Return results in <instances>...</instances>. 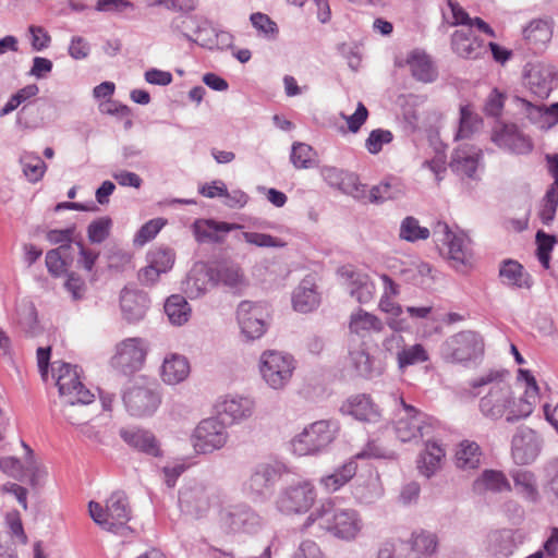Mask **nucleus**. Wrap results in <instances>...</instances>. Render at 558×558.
I'll use <instances>...</instances> for the list:
<instances>
[{
    "mask_svg": "<svg viewBox=\"0 0 558 558\" xmlns=\"http://www.w3.org/2000/svg\"><path fill=\"white\" fill-rule=\"evenodd\" d=\"M209 280H211L210 270H194L184 281V291L190 298H198L207 291Z\"/></svg>",
    "mask_w": 558,
    "mask_h": 558,
    "instance_id": "52",
    "label": "nucleus"
},
{
    "mask_svg": "<svg viewBox=\"0 0 558 558\" xmlns=\"http://www.w3.org/2000/svg\"><path fill=\"white\" fill-rule=\"evenodd\" d=\"M341 411L363 422H377L380 413L366 395L351 397L342 404Z\"/></svg>",
    "mask_w": 558,
    "mask_h": 558,
    "instance_id": "26",
    "label": "nucleus"
},
{
    "mask_svg": "<svg viewBox=\"0 0 558 558\" xmlns=\"http://www.w3.org/2000/svg\"><path fill=\"white\" fill-rule=\"evenodd\" d=\"M414 78L423 83L434 82L437 77V71L430 58L422 50H413L407 58Z\"/></svg>",
    "mask_w": 558,
    "mask_h": 558,
    "instance_id": "30",
    "label": "nucleus"
},
{
    "mask_svg": "<svg viewBox=\"0 0 558 558\" xmlns=\"http://www.w3.org/2000/svg\"><path fill=\"white\" fill-rule=\"evenodd\" d=\"M292 303L295 311L308 313L319 304V295L316 291L314 280L310 277L303 279L292 295Z\"/></svg>",
    "mask_w": 558,
    "mask_h": 558,
    "instance_id": "27",
    "label": "nucleus"
},
{
    "mask_svg": "<svg viewBox=\"0 0 558 558\" xmlns=\"http://www.w3.org/2000/svg\"><path fill=\"white\" fill-rule=\"evenodd\" d=\"M483 353V338L472 330H463L450 336L441 344V355L445 361L450 363H466Z\"/></svg>",
    "mask_w": 558,
    "mask_h": 558,
    "instance_id": "7",
    "label": "nucleus"
},
{
    "mask_svg": "<svg viewBox=\"0 0 558 558\" xmlns=\"http://www.w3.org/2000/svg\"><path fill=\"white\" fill-rule=\"evenodd\" d=\"M400 190L390 182H381L369 190L368 202L383 203L387 199H395L399 196Z\"/></svg>",
    "mask_w": 558,
    "mask_h": 558,
    "instance_id": "59",
    "label": "nucleus"
},
{
    "mask_svg": "<svg viewBox=\"0 0 558 558\" xmlns=\"http://www.w3.org/2000/svg\"><path fill=\"white\" fill-rule=\"evenodd\" d=\"M378 558H416L412 556V548L405 541L397 539L385 543L379 551Z\"/></svg>",
    "mask_w": 558,
    "mask_h": 558,
    "instance_id": "55",
    "label": "nucleus"
},
{
    "mask_svg": "<svg viewBox=\"0 0 558 558\" xmlns=\"http://www.w3.org/2000/svg\"><path fill=\"white\" fill-rule=\"evenodd\" d=\"M427 360L428 354L426 350L418 343L410 347H403L402 350L397 352V362L400 369L426 362Z\"/></svg>",
    "mask_w": 558,
    "mask_h": 558,
    "instance_id": "47",
    "label": "nucleus"
},
{
    "mask_svg": "<svg viewBox=\"0 0 558 558\" xmlns=\"http://www.w3.org/2000/svg\"><path fill=\"white\" fill-rule=\"evenodd\" d=\"M21 165L23 173L29 182L39 181L47 168L46 163L39 156L29 153H26L21 157Z\"/></svg>",
    "mask_w": 558,
    "mask_h": 558,
    "instance_id": "51",
    "label": "nucleus"
},
{
    "mask_svg": "<svg viewBox=\"0 0 558 558\" xmlns=\"http://www.w3.org/2000/svg\"><path fill=\"white\" fill-rule=\"evenodd\" d=\"M255 410V402L247 397H228L219 404V413L240 422L251 417Z\"/></svg>",
    "mask_w": 558,
    "mask_h": 558,
    "instance_id": "31",
    "label": "nucleus"
},
{
    "mask_svg": "<svg viewBox=\"0 0 558 558\" xmlns=\"http://www.w3.org/2000/svg\"><path fill=\"white\" fill-rule=\"evenodd\" d=\"M290 160L296 169H310L317 166L316 153L305 143L292 145Z\"/></svg>",
    "mask_w": 558,
    "mask_h": 558,
    "instance_id": "46",
    "label": "nucleus"
},
{
    "mask_svg": "<svg viewBox=\"0 0 558 558\" xmlns=\"http://www.w3.org/2000/svg\"><path fill=\"white\" fill-rule=\"evenodd\" d=\"M514 487L527 501L536 504L539 500V493L535 475L530 471H517L512 474Z\"/></svg>",
    "mask_w": 558,
    "mask_h": 558,
    "instance_id": "43",
    "label": "nucleus"
},
{
    "mask_svg": "<svg viewBox=\"0 0 558 558\" xmlns=\"http://www.w3.org/2000/svg\"><path fill=\"white\" fill-rule=\"evenodd\" d=\"M499 276L505 284L525 289L532 287L530 275L525 272L523 266L515 260H505L499 269Z\"/></svg>",
    "mask_w": 558,
    "mask_h": 558,
    "instance_id": "33",
    "label": "nucleus"
},
{
    "mask_svg": "<svg viewBox=\"0 0 558 558\" xmlns=\"http://www.w3.org/2000/svg\"><path fill=\"white\" fill-rule=\"evenodd\" d=\"M400 404L403 414L400 413L395 423V434L400 441H417L433 433L435 421L432 417L407 404L402 398Z\"/></svg>",
    "mask_w": 558,
    "mask_h": 558,
    "instance_id": "9",
    "label": "nucleus"
},
{
    "mask_svg": "<svg viewBox=\"0 0 558 558\" xmlns=\"http://www.w3.org/2000/svg\"><path fill=\"white\" fill-rule=\"evenodd\" d=\"M259 368L263 379L269 387L282 389L292 377L295 361L288 353L269 350L262 354Z\"/></svg>",
    "mask_w": 558,
    "mask_h": 558,
    "instance_id": "10",
    "label": "nucleus"
},
{
    "mask_svg": "<svg viewBox=\"0 0 558 558\" xmlns=\"http://www.w3.org/2000/svg\"><path fill=\"white\" fill-rule=\"evenodd\" d=\"M283 472L284 465L277 461L256 464L243 482V493L253 500H265Z\"/></svg>",
    "mask_w": 558,
    "mask_h": 558,
    "instance_id": "8",
    "label": "nucleus"
},
{
    "mask_svg": "<svg viewBox=\"0 0 558 558\" xmlns=\"http://www.w3.org/2000/svg\"><path fill=\"white\" fill-rule=\"evenodd\" d=\"M482 124V118L475 113L470 106H462L460 108L459 129L454 138H470L474 133L481 130Z\"/></svg>",
    "mask_w": 558,
    "mask_h": 558,
    "instance_id": "44",
    "label": "nucleus"
},
{
    "mask_svg": "<svg viewBox=\"0 0 558 558\" xmlns=\"http://www.w3.org/2000/svg\"><path fill=\"white\" fill-rule=\"evenodd\" d=\"M339 190L348 195H351L355 199H368L369 191L367 190L366 185L362 184L359 181V178L353 173L348 172Z\"/></svg>",
    "mask_w": 558,
    "mask_h": 558,
    "instance_id": "58",
    "label": "nucleus"
},
{
    "mask_svg": "<svg viewBox=\"0 0 558 558\" xmlns=\"http://www.w3.org/2000/svg\"><path fill=\"white\" fill-rule=\"evenodd\" d=\"M474 489L480 493L484 490L494 493L510 492L511 485L501 471L485 470L474 482Z\"/></svg>",
    "mask_w": 558,
    "mask_h": 558,
    "instance_id": "38",
    "label": "nucleus"
},
{
    "mask_svg": "<svg viewBox=\"0 0 558 558\" xmlns=\"http://www.w3.org/2000/svg\"><path fill=\"white\" fill-rule=\"evenodd\" d=\"M163 226L165 220L161 218L149 220L138 230L135 235L134 243L137 245H144L146 242L153 240Z\"/></svg>",
    "mask_w": 558,
    "mask_h": 558,
    "instance_id": "63",
    "label": "nucleus"
},
{
    "mask_svg": "<svg viewBox=\"0 0 558 558\" xmlns=\"http://www.w3.org/2000/svg\"><path fill=\"white\" fill-rule=\"evenodd\" d=\"M551 36V27L544 20H534L523 29L524 39L535 51L542 50L550 41Z\"/></svg>",
    "mask_w": 558,
    "mask_h": 558,
    "instance_id": "34",
    "label": "nucleus"
},
{
    "mask_svg": "<svg viewBox=\"0 0 558 558\" xmlns=\"http://www.w3.org/2000/svg\"><path fill=\"white\" fill-rule=\"evenodd\" d=\"M198 446L204 452L221 449L228 440V432L222 422L215 417L203 420L195 429Z\"/></svg>",
    "mask_w": 558,
    "mask_h": 558,
    "instance_id": "15",
    "label": "nucleus"
},
{
    "mask_svg": "<svg viewBox=\"0 0 558 558\" xmlns=\"http://www.w3.org/2000/svg\"><path fill=\"white\" fill-rule=\"evenodd\" d=\"M537 399L538 392H531V390H525L523 398H521L518 402L514 401L515 409H511L509 411L506 421L513 423L521 418L527 417L533 412Z\"/></svg>",
    "mask_w": 558,
    "mask_h": 558,
    "instance_id": "48",
    "label": "nucleus"
},
{
    "mask_svg": "<svg viewBox=\"0 0 558 558\" xmlns=\"http://www.w3.org/2000/svg\"><path fill=\"white\" fill-rule=\"evenodd\" d=\"M414 551L425 556H432L436 554L438 548V538L434 533L421 531L420 533L412 534V543H409Z\"/></svg>",
    "mask_w": 558,
    "mask_h": 558,
    "instance_id": "50",
    "label": "nucleus"
},
{
    "mask_svg": "<svg viewBox=\"0 0 558 558\" xmlns=\"http://www.w3.org/2000/svg\"><path fill=\"white\" fill-rule=\"evenodd\" d=\"M490 140L499 148L515 155H526L533 150L531 137L514 123L497 121L492 130Z\"/></svg>",
    "mask_w": 558,
    "mask_h": 558,
    "instance_id": "11",
    "label": "nucleus"
},
{
    "mask_svg": "<svg viewBox=\"0 0 558 558\" xmlns=\"http://www.w3.org/2000/svg\"><path fill=\"white\" fill-rule=\"evenodd\" d=\"M242 238L246 243L258 246V247H283V246H286V242H283L281 239L272 236L270 234H266V233L243 232Z\"/></svg>",
    "mask_w": 558,
    "mask_h": 558,
    "instance_id": "60",
    "label": "nucleus"
},
{
    "mask_svg": "<svg viewBox=\"0 0 558 558\" xmlns=\"http://www.w3.org/2000/svg\"><path fill=\"white\" fill-rule=\"evenodd\" d=\"M356 470V462L348 461L332 474L322 477L320 483L328 492H336L355 475Z\"/></svg>",
    "mask_w": 558,
    "mask_h": 558,
    "instance_id": "45",
    "label": "nucleus"
},
{
    "mask_svg": "<svg viewBox=\"0 0 558 558\" xmlns=\"http://www.w3.org/2000/svg\"><path fill=\"white\" fill-rule=\"evenodd\" d=\"M149 305V299L145 292L123 289L120 295V306L123 317L129 323H136L144 318Z\"/></svg>",
    "mask_w": 558,
    "mask_h": 558,
    "instance_id": "23",
    "label": "nucleus"
},
{
    "mask_svg": "<svg viewBox=\"0 0 558 558\" xmlns=\"http://www.w3.org/2000/svg\"><path fill=\"white\" fill-rule=\"evenodd\" d=\"M146 353L143 339H125L117 345L116 354L111 359V365L124 375H131L142 368Z\"/></svg>",
    "mask_w": 558,
    "mask_h": 558,
    "instance_id": "13",
    "label": "nucleus"
},
{
    "mask_svg": "<svg viewBox=\"0 0 558 558\" xmlns=\"http://www.w3.org/2000/svg\"><path fill=\"white\" fill-rule=\"evenodd\" d=\"M445 246L448 248V257L454 267L459 268L470 263L472 253L469 240L464 234H454Z\"/></svg>",
    "mask_w": 558,
    "mask_h": 558,
    "instance_id": "40",
    "label": "nucleus"
},
{
    "mask_svg": "<svg viewBox=\"0 0 558 558\" xmlns=\"http://www.w3.org/2000/svg\"><path fill=\"white\" fill-rule=\"evenodd\" d=\"M337 430L338 426L332 421L314 422L293 438V451L299 456L318 453L333 441Z\"/></svg>",
    "mask_w": 558,
    "mask_h": 558,
    "instance_id": "6",
    "label": "nucleus"
},
{
    "mask_svg": "<svg viewBox=\"0 0 558 558\" xmlns=\"http://www.w3.org/2000/svg\"><path fill=\"white\" fill-rule=\"evenodd\" d=\"M120 436L130 447L145 454L151 457L162 456L160 442L149 430L142 428H122L120 429Z\"/></svg>",
    "mask_w": 558,
    "mask_h": 558,
    "instance_id": "22",
    "label": "nucleus"
},
{
    "mask_svg": "<svg viewBox=\"0 0 558 558\" xmlns=\"http://www.w3.org/2000/svg\"><path fill=\"white\" fill-rule=\"evenodd\" d=\"M123 402L132 416H150L161 403L158 385L146 378H138L125 389Z\"/></svg>",
    "mask_w": 558,
    "mask_h": 558,
    "instance_id": "5",
    "label": "nucleus"
},
{
    "mask_svg": "<svg viewBox=\"0 0 558 558\" xmlns=\"http://www.w3.org/2000/svg\"><path fill=\"white\" fill-rule=\"evenodd\" d=\"M316 498L314 487L308 482L290 485L278 497V508L286 513L306 512Z\"/></svg>",
    "mask_w": 558,
    "mask_h": 558,
    "instance_id": "14",
    "label": "nucleus"
},
{
    "mask_svg": "<svg viewBox=\"0 0 558 558\" xmlns=\"http://www.w3.org/2000/svg\"><path fill=\"white\" fill-rule=\"evenodd\" d=\"M541 450V440L529 427H521L512 438V458L518 465L532 463Z\"/></svg>",
    "mask_w": 558,
    "mask_h": 558,
    "instance_id": "17",
    "label": "nucleus"
},
{
    "mask_svg": "<svg viewBox=\"0 0 558 558\" xmlns=\"http://www.w3.org/2000/svg\"><path fill=\"white\" fill-rule=\"evenodd\" d=\"M392 140L393 135L390 131L376 129L369 133L365 146L371 154L375 155L383 149L384 144H389Z\"/></svg>",
    "mask_w": 558,
    "mask_h": 558,
    "instance_id": "62",
    "label": "nucleus"
},
{
    "mask_svg": "<svg viewBox=\"0 0 558 558\" xmlns=\"http://www.w3.org/2000/svg\"><path fill=\"white\" fill-rule=\"evenodd\" d=\"M527 85L531 92L539 98H546L555 87L557 69L546 62L532 64L526 73Z\"/></svg>",
    "mask_w": 558,
    "mask_h": 558,
    "instance_id": "18",
    "label": "nucleus"
},
{
    "mask_svg": "<svg viewBox=\"0 0 558 558\" xmlns=\"http://www.w3.org/2000/svg\"><path fill=\"white\" fill-rule=\"evenodd\" d=\"M252 25L268 38H276L279 29L277 24L267 15L260 12L251 14Z\"/></svg>",
    "mask_w": 558,
    "mask_h": 558,
    "instance_id": "61",
    "label": "nucleus"
},
{
    "mask_svg": "<svg viewBox=\"0 0 558 558\" xmlns=\"http://www.w3.org/2000/svg\"><path fill=\"white\" fill-rule=\"evenodd\" d=\"M453 50L463 58L477 59L486 53V46L472 35L471 29L456 31L451 37Z\"/></svg>",
    "mask_w": 558,
    "mask_h": 558,
    "instance_id": "25",
    "label": "nucleus"
},
{
    "mask_svg": "<svg viewBox=\"0 0 558 558\" xmlns=\"http://www.w3.org/2000/svg\"><path fill=\"white\" fill-rule=\"evenodd\" d=\"M481 448L476 442L463 440L456 451V465L461 470H475L481 464Z\"/></svg>",
    "mask_w": 558,
    "mask_h": 558,
    "instance_id": "37",
    "label": "nucleus"
},
{
    "mask_svg": "<svg viewBox=\"0 0 558 558\" xmlns=\"http://www.w3.org/2000/svg\"><path fill=\"white\" fill-rule=\"evenodd\" d=\"M57 386L64 401L63 416L72 425H82L86 416L76 413L75 404H89L95 396L80 380L77 366L62 363L58 368Z\"/></svg>",
    "mask_w": 558,
    "mask_h": 558,
    "instance_id": "2",
    "label": "nucleus"
},
{
    "mask_svg": "<svg viewBox=\"0 0 558 558\" xmlns=\"http://www.w3.org/2000/svg\"><path fill=\"white\" fill-rule=\"evenodd\" d=\"M242 228L236 223L217 222L214 220H196L193 225L196 241L199 243H222L221 232Z\"/></svg>",
    "mask_w": 558,
    "mask_h": 558,
    "instance_id": "24",
    "label": "nucleus"
},
{
    "mask_svg": "<svg viewBox=\"0 0 558 558\" xmlns=\"http://www.w3.org/2000/svg\"><path fill=\"white\" fill-rule=\"evenodd\" d=\"M88 507L92 519L104 530L113 533L131 531L125 526L131 519V509L123 493H113L107 499L105 508L95 501H90Z\"/></svg>",
    "mask_w": 558,
    "mask_h": 558,
    "instance_id": "3",
    "label": "nucleus"
},
{
    "mask_svg": "<svg viewBox=\"0 0 558 558\" xmlns=\"http://www.w3.org/2000/svg\"><path fill=\"white\" fill-rule=\"evenodd\" d=\"M292 558H326L318 544L312 539L302 541Z\"/></svg>",
    "mask_w": 558,
    "mask_h": 558,
    "instance_id": "64",
    "label": "nucleus"
},
{
    "mask_svg": "<svg viewBox=\"0 0 558 558\" xmlns=\"http://www.w3.org/2000/svg\"><path fill=\"white\" fill-rule=\"evenodd\" d=\"M514 102L520 111L539 129L547 130L558 123V102L545 107L520 97H514Z\"/></svg>",
    "mask_w": 558,
    "mask_h": 558,
    "instance_id": "19",
    "label": "nucleus"
},
{
    "mask_svg": "<svg viewBox=\"0 0 558 558\" xmlns=\"http://www.w3.org/2000/svg\"><path fill=\"white\" fill-rule=\"evenodd\" d=\"M481 156V149L463 144L452 153L449 166L458 175L474 179Z\"/></svg>",
    "mask_w": 558,
    "mask_h": 558,
    "instance_id": "21",
    "label": "nucleus"
},
{
    "mask_svg": "<svg viewBox=\"0 0 558 558\" xmlns=\"http://www.w3.org/2000/svg\"><path fill=\"white\" fill-rule=\"evenodd\" d=\"M189 374L190 363L185 356L171 354L163 360L161 366V378L166 384H180L187 378Z\"/></svg>",
    "mask_w": 558,
    "mask_h": 558,
    "instance_id": "28",
    "label": "nucleus"
},
{
    "mask_svg": "<svg viewBox=\"0 0 558 558\" xmlns=\"http://www.w3.org/2000/svg\"><path fill=\"white\" fill-rule=\"evenodd\" d=\"M179 504L183 510L199 514L208 508V496L201 485L186 486L179 492Z\"/></svg>",
    "mask_w": 558,
    "mask_h": 558,
    "instance_id": "32",
    "label": "nucleus"
},
{
    "mask_svg": "<svg viewBox=\"0 0 558 558\" xmlns=\"http://www.w3.org/2000/svg\"><path fill=\"white\" fill-rule=\"evenodd\" d=\"M71 250L70 244H62L58 248L50 250L46 254V266L53 276H60L66 268L65 256Z\"/></svg>",
    "mask_w": 558,
    "mask_h": 558,
    "instance_id": "53",
    "label": "nucleus"
},
{
    "mask_svg": "<svg viewBox=\"0 0 558 558\" xmlns=\"http://www.w3.org/2000/svg\"><path fill=\"white\" fill-rule=\"evenodd\" d=\"M558 207V189L549 187L542 201L539 218L544 225H549L556 215Z\"/></svg>",
    "mask_w": 558,
    "mask_h": 558,
    "instance_id": "57",
    "label": "nucleus"
},
{
    "mask_svg": "<svg viewBox=\"0 0 558 558\" xmlns=\"http://www.w3.org/2000/svg\"><path fill=\"white\" fill-rule=\"evenodd\" d=\"M222 524L230 532L255 533L262 527L259 514L248 506H234L222 515Z\"/></svg>",
    "mask_w": 558,
    "mask_h": 558,
    "instance_id": "16",
    "label": "nucleus"
},
{
    "mask_svg": "<svg viewBox=\"0 0 558 558\" xmlns=\"http://www.w3.org/2000/svg\"><path fill=\"white\" fill-rule=\"evenodd\" d=\"M497 377L498 373L490 372L472 384L474 388L493 384L489 391L480 401L483 415L493 420L500 418L505 414L507 416L511 409H515L510 386L502 380L495 381Z\"/></svg>",
    "mask_w": 558,
    "mask_h": 558,
    "instance_id": "4",
    "label": "nucleus"
},
{
    "mask_svg": "<svg viewBox=\"0 0 558 558\" xmlns=\"http://www.w3.org/2000/svg\"><path fill=\"white\" fill-rule=\"evenodd\" d=\"M354 497L362 504H372L381 496V487L377 478L369 477L354 488Z\"/></svg>",
    "mask_w": 558,
    "mask_h": 558,
    "instance_id": "54",
    "label": "nucleus"
},
{
    "mask_svg": "<svg viewBox=\"0 0 558 558\" xmlns=\"http://www.w3.org/2000/svg\"><path fill=\"white\" fill-rule=\"evenodd\" d=\"M268 316V310L263 303L242 301L236 310L239 326L248 340L258 339L265 333Z\"/></svg>",
    "mask_w": 558,
    "mask_h": 558,
    "instance_id": "12",
    "label": "nucleus"
},
{
    "mask_svg": "<svg viewBox=\"0 0 558 558\" xmlns=\"http://www.w3.org/2000/svg\"><path fill=\"white\" fill-rule=\"evenodd\" d=\"M112 220L109 217H100L92 221L87 228V236L92 243H102L110 234Z\"/></svg>",
    "mask_w": 558,
    "mask_h": 558,
    "instance_id": "56",
    "label": "nucleus"
},
{
    "mask_svg": "<svg viewBox=\"0 0 558 558\" xmlns=\"http://www.w3.org/2000/svg\"><path fill=\"white\" fill-rule=\"evenodd\" d=\"M517 548L511 530L495 531L489 536V549L497 557H509Z\"/></svg>",
    "mask_w": 558,
    "mask_h": 558,
    "instance_id": "41",
    "label": "nucleus"
},
{
    "mask_svg": "<svg viewBox=\"0 0 558 558\" xmlns=\"http://www.w3.org/2000/svg\"><path fill=\"white\" fill-rule=\"evenodd\" d=\"M350 281V294L355 298L359 303H368L375 293V284L369 277L362 272H352Z\"/></svg>",
    "mask_w": 558,
    "mask_h": 558,
    "instance_id": "42",
    "label": "nucleus"
},
{
    "mask_svg": "<svg viewBox=\"0 0 558 558\" xmlns=\"http://www.w3.org/2000/svg\"><path fill=\"white\" fill-rule=\"evenodd\" d=\"M445 450L435 441H427L425 451L420 456L418 470L426 477L434 475L439 469Z\"/></svg>",
    "mask_w": 558,
    "mask_h": 558,
    "instance_id": "36",
    "label": "nucleus"
},
{
    "mask_svg": "<svg viewBox=\"0 0 558 558\" xmlns=\"http://www.w3.org/2000/svg\"><path fill=\"white\" fill-rule=\"evenodd\" d=\"M165 313L172 325L181 326L191 316V307L184 296L180 294L170 295L165 303Z\"/></svg>",
    "mask_w": 558,
    "mask_h": 558,
    "instance_id": "39",
    "label": "nucleus"
},
{
    "mask_svg": "<svg viewBox=\"0 0 558 558\" xmlns=\"http://www.w3.org/2000/svg\"><path fill=\"white\" fill-rule=\"evenodd\" d=\"M349 365L357 376L366 379L378 377L384 371L381 363L369 354L365 343L350 349Z\"/></svg>",
    "mask_w": 558,
    "mask_h": 558,
    "instance_id": "20",
    "label": "nucleus"
},
{
    "mask_svg": "<svg viewBox=\"0 0 558 558\" xmlns=\"http://www.w3.org/2000/svg\"><path fill=\"white\" fill-rule=\"evenodd\" d=\"M399 235L402 240L415 242L428 239L430 231L425 227H421L416 218L408 216L401 222Z\"/></svg>",
    "mask_w": 558,
    "mask_h": 558,
    "instance_id": "49",
    "label": "nucleus"
},
{
    "mask_svg": "<svg viewBox=\"0 0 558 558\" xmlns=\"http://www.w3.org/2000/svg\"><path fill=\"white\" fill-rule=\"evenodd\" d=\"M315 523L343 541L354 539L362 530V520L355 510L338 507L332 501H325L316 508L306 518L303 527L307 529Z\"/></svg>",
    "mask_w": 558,
    "mask_h": 558,
    "instance_id": "1",
    "label": "nucleus"
},
{
    "mask_svg": "<svg viewBox=\"0 0 558 558\" xmlns=\"http://www.w3.org/2000/svg\"><path fill=\"white\" fill-rule=\"evenodd\" d=\"M210 279L231 289H241L246 284L242 268L233 262H222L210 269Z\"/></svg>",
    "mask_w": 558,
    "mask_h": 558,
    "instance_id": "29",
    "label": "nucleus"
},
{
    "mask_svg": "<svg viewBox=\"0 0 558 558\" xmlns=\"http://www.w3.org/2000/svg\"><path fill=\"white\" fill-rule=\"evenodd\" d=\"M349 328L353 333H356L359 336H365L366 333H369L372 331H383L384 324L374 314H371L360 308L357 312L351 315Z\"/></svg>",
    "mask_w": 558,
    "mask_h": 558,
    "instance_id": "35",
    "label": "nucleus"
}]
</instances>
